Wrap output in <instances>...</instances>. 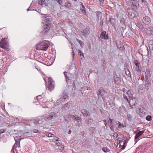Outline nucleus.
I'll list each match as a JSON object with an SVG mask.
<instances>
[{
  "instance_id": "62",
  "label": "nucleus",
  "mask_w": 153,
  "mask_h": 153,
  "mask_svg": "<svg viewBox=\"0 0 153 153\" xmlns=\"http://www.w3.org/2000/svg\"><path fill=\"white\" fill-rule=\"evenodd\" d=\"M71 130H69L68 131V134H70L71 133Z\"/></svg>"
},
{
  "instance_id": "7",
  "label": "nucleus",
  "mask_w": 153,
  "mask_h": 153,
  "mask_svg": "<svg viewBox=\"0 0 153 153\" xmlns=\"http://www.w3.org/2000/svg\"><path fill=\"white\" fill-rule=\"evenodd\" d=\"M57 117L56 114L54 112H51L45 118L47 120H50L56 118Z\"/></svg>"
},
{
  "instance_id": "61",
  "label": "nucleus",
  "mask_w": 153,
  "mask_h": 153,
  "mask_svg": "<svg viewBox=\"0 0 153 153\" xmlns=\"http://www.w3.org/2000/svg\"><path fill=\"white\" fill-rule=\"evenodd\" d=\"M72 53H73V55H73V58H74V52L73 51L72 52Z\"/></svg>"
},
{
  "instance_id": "42",
  "label": "nucleus",
  "mask_w": 153,
  "mask_h": 153,
  "mask_svg": "<svg viewBox=\"0 0 153 153\" xmlns=\"http://www.w3.org/2000/svg\"><path fill=\"white\" fill-rule=\"evenodd\" d=\"M59 149L60 150H62L64 149V146L63 145H61L59 146Z\"/></svg>"
},
{
  "instance_id": "53",
  "label": "nucleus",
  "mask_w": 153,
  "mask_h": 153,
  "mask_svg": "<svg viewBox=\"0 0 153 153\" xmlns=\"http://www.w3.org/2000/svg\"><path fill=\"white\" fill-rule=\"evenodd\" d=\"M122 91L123 92H125L126 91V90L124 88H123L122 89Z\"/></svg>"
},
{
  "instance_id": "48",
  "label": "nucleus",
  "mask_w": 153,
  "mask_h": 153,
  "mask_svg": "<svg viewBox=\"0 0 153 153\" xmlns=\"http://www.w3.org/2000/svg\"><path fill=\"white\" fill-rule=\"evenodd\" d=\"M54 135V134H52L51 133H49L48 134V136L49 137H53Z\"/></svg>"
},
{
  "instance_id": "35",
  "label": "nucleus",
  "mask_w": 153,
  "mask_h": 153,
  "mask_svg": "<svg viewBox=\"0 0 153 153\" xmlns=\"http://www.w3.org/2000/svg\"><path fill=\"white\" fill-rule=\"evenodd\" d=\"M117 123L118 125V128H122V127H124V126L123 125H122L120 122H118V123Z\"/></svg>"
},
{
  "instance_id": "41",
  "label": "nucleus",
  "mask_w": 153,
  "mask_h": 153,
  "mask_svg": "<svg viewBox=\"0 0 153 153\" xmlns=\"http://www.w3.org/2000/svg\"><path fill=\"white\" fill-rule=\"evenodd\" d=\"M133 0H125V1L127 4H131Z\"/></svg>"
},
{
  "instance_id": "39",
  "label": "nucleus",
  "mask_w": 153,
  "mask_h": 153,
  "mask_svg": "<svg viewBox=\"0 0 153 153\" xmlns=\"http://www.w3.org/2000/svg\"><path fill=\"white\" fill-rule=\"evenodd\" d=\"M65 6L67 8H70L71 7V4L69 3H67L65 4Z\"/></svg>"
},
{
  "instance_id": "4",
  "label": "nucleus",
  "mask_w": 153,
  "mask_h": 153,
  "mask_svg": "<svg viewBox=\"0 0 153 153\" xmlns=\"http://www.w3.org/2000/svg\"><path fill=\"white\" fill-rule=\"evenodd\" d=\"M0 47L5 49L6 51H8L9 43L7 39L3 38L0 42Z\"/></svg>"
},
{
  "instance_id": "16",
  "label": "nucleus",
  "mask_w": 153,
  "mask_h": 153,
  "mask_svg": "<svg viewBox=\"0 0 153 153\" xmlns=\"http://www.w3.org/2000/svg\"><path fill=\"white\" fill-rule=\"evenodd\" d=\"M143 22L146 25H148L151 22L150 18L147 16L143 17Z\"/></svg>"
},
{
  "instance_id": "14",
  "label": "nucleus",
  "mask_w": 153,
  "mask_h": 153,
  "mask_svg": "<svg viewBox=\"0 0 153 153\" xmlns=\"http://www.w3.org/2000/svg\"><path fill=\"white\" fill-rule=\"evenodd\" d=\"M145 129H143V130L141 131L137 130L136 131V134L134 137V139L135 140L137 139L145 132Z\"/></svg>"
},
{
  "instance_id": "9",
  "label": "nucleus",
  "mask_w": 153,
  "mask_h": 153,
  "mask_svg": "<svg viewBox=\"0 0 153 153\" xmlns=\"http://www.w3.org/2000/svg\"><path fill=\"white\" fill-rule=\"evenodd\" d=\"M68 117L70 120H76L78 122H79L81 120V119L78 116L76 117L75 116L71 114H68Z\"/></svg>"
},
{
  "instance_id": "17",
  "label": "nucleus",
  "mask_w": 153,
  "mask_h": 153,
  "mask_svg": "<svg viewBox=\"0 0 153 153\" xmlns=\"http://www.w3.org/2000/svg\"><path fill=\"white\" fill-rule=\"evenodd\" d=\"M126 140H119V143L120 144V146L122 147L121 148L122 150L124 149L126 147Z\"/></svg>"
},
{
  "instance_id": "44",
  "label": "nucleus",
  "mask_w": 153,
  "mask_h": 153,
  "mask_svg": "<svg viewBox=\"0 0 153 153\" xmlns=\"http://www.w3.org/2000/svg\"><path fill=\"white\" fill-rule=\"evenodd\" d=\"M57 2L60 5L62 6V2L61 0H56Z\"/></svg>"
},
{
  "instance_id": "24",
  "label": "nucleus",
  "mask_w": 153,
  "mask_h": 153,
  "mask_svg": "<svg viewBox=\"0 0 153 153\" xmlns=\"http://www.w3.org/2000/svg\"><path fill=\"white\" fill-rule=\"evenodd\" d=\"M39 4L42 7L45 6V0H40L38 2Z\"/></svg>"
},
{
  "instance_id": "22",
  "label": "nucleus",
  "mask_w": 153,
  "mask_h": 153,
  "mask_svg": "<svg viewBox=\"0 0 153 153\" xmlns=\"http://www.w3.org/2000/svg\"><path fill=\"white\" fill-rule=\"evenodd\" d=\"M82 35L84 36L87 35L89 33V30L87 28H85L82 32Z\"/></svg>"
},
{
  "instance_id": "33",
  "label": "nucleus",
  "mask_w": 153,
  "mask_h": 153,
  "mask_svg": "<svg viewBox=\"0 0 153 153\" xmlns=\"http://www.w3.org/2000/svg\"><path fill=\"white\" fill-rule=\"evenodd\" d=\"M102 150L105 152H109L110 150L107 147H104L102 148Z\"/></svg>"
},
{
  "instance_id": "56",
  "label": "nucleus",
  "mask_w": 153,
  "mask_h": 153,
  "mask_svg": "<svg viewBox=\"0 0 153 153\" xmlns=\"http://www.w3.org/2000/svg\"><path fill=\"white\" fill-rule=\"evenodd\" d=\"M114 128V126H111V127H110V128L111 130H113V128Z\"/></svg>"
},
{
  "instance_id": "54",
  "label": "nucleus",
  "mask_w": 153,
  "mask_h": 153,
  "mask_svg": "<svg viewBox=\"0 0 153 153\" xmlns=\"http://www.w3.org/2000/svg\"><path fill=\"white\" fill-rule=\"evenodd\" d=\"M81 7H82L81 8H83L85 9V7L84 5H83V4L82 3H81Z\"/></svg>"
},
{
  "instance_id": "25",
  "label": "nucleus",
  "mask_w": 153,
  "mask_h": 153,
  "mask_svg": "<svg viewBox=\"0 0 153 153\" xmlns=\"http://www.w3.org/2000/svg\"><path fill=\"white\" fill-rule=\"evenodd\" d=\"M20 140L18 139V141H16L15 144L13 146V148L14 147L17 148L20 147Z\"/></svg>"
},
{
  "instance_id": "36",
  "label": "nucleus",
  "mask_w": 153,
  "mask_h": 153,
  "mask_svg": "<svg viewBox=\"0 0 153 153\" xmlns=\"http://www.w3.org/2000/svg\"><path fill=\"white\" fill-rule=\"evenodd\" d=\"M67 73L66 72H64V74L65 76V78L66 79V82H67L68 81V80H69V79H68V76H67Z\"/></svg>"
},
{
  "instance_id": "21",
  "label": "nucleus",
  "mask_w": 153,
  "mask_h": 153,
  "mask_svg": "<svg viewBox=\"0 0 153 153\" xmlns=\"http://www.w3.org/2000/svg\"><path fill=\"white\" fill-rule=\"evenodd\" d=\"M151 83V81L150 79L146 80H145V87H146L147 89L149 87Z\"/></svg>"
},
{
  "instance_id": "8",
  "label": "nucleus",
  "mask_w": 153,
  "mask_h": 153,
  "mask_svg": "<svg viewBox=\"0 0 153 153\" xmlns=\"http://www.w3.org/2000/svg\"><path fill=\"white\" fill-rule=\"evenodd\" d=\"M90 89V88L88 87L82 88L81 90L83 95L85 96H87L89 93L88 90Z\"/></svg>"
},
{
  "instance_id": "47",
  "label": "nucleus",
  "mask_w": 153,
  "mask_h": 153,
  "mask_svg": "<svg viewBox=\"0 0 153 153\" xmlns=\"http://www.w3.org/2000/svg\"><path fill=\"white\" fill-rule=\"evenodd\" d=\"M85 9L83 8H81V11H82V13H85L86 11H85Z\"/></svg>"
},
{
  "instance_id": "34",
  "label": "nucleus",
  "mask_w": 153,
  "mask_h": 153,
  "mask_svg": "<svg viewBox=\"0 0 153 153\" xmlns=\"http://www.w3.org/2000/svg\"><path fill=\"white\" fill-rule=\"evenodd\" d=\"M138 2L141 3L142 4L147 5V3L146 1L145 0H138Z\"/></svg>"
},
{
  "instance_id": "38",
  "label": "nucleus",
  "mask_w": 153,
  "mask_h": 153,
  "mask_svg": "<svg viewBox=\"0 0 153 153\" xmlns=\"http://www.w3.org/2000/svg\"><path fill=\"white\" fill-rule=\"evenodd\" d=\"M134 63H135V65L136 67L139 66V62L137 60H134Z\"/></svg>"
},
{
  "instance_id": "49",
  "label": "nucleus",
  "mask_w": 153,
  "mask_h": 153,
  "mask_svg": "<svg viewBox=\"0 0 153 153\" xmlns=\"http://www.w3.org/2000/svg\"><path fill=\"white\" fill-rule=\"evenodd\" d=\"M33 132L34 133H38V130L36 129H34L33 130Z\"/></svg>"
},
{
  "instance_id": "63",
  "label": "nucleus",
  "mask_w": 153,
  "mask_h": 153,
  "mask_svg": "<svg viewBox=\"0 0 153 153\" xmlns=\"http://www.w3.org/2000/svg\"><path fill=\"white\" fill-rule=\"evenodd\" d=\"M14 139H15V140L16 141H16H18V140H17L16 138H14Z\"/></svg>"
},
{
  "instance_id": "20",
  "label": "nucleus",
  "mask_w": 153,
  "mask_h": 153,
  "mask_svg": "<svg viewBox=\"0 0 153 153\" xmlns=\"http://www.w3.org/2000/svg\"><path fill=\"white\" fill-rule=\"evenodd\" d=\"M81 113L84 116H89V113L86 110L82 109L81 110Z\"/></svg>"
},
{
  "instance_id": "57",
  "label": "nucleus",
  "mask_w": 153,
  "mask_h": 153,
  "mask_svg": "<svg viewBox=\"0 0 153 153\" xmlns=\"http://www.w3.org/2000/svg\"><path fill=\"white\" fill-rule=\"evenodd\" d=\"M56 143L58 146H60V143H57L56 142Z\"/></svg>"
},
{
  "instance_id": "30",
  "label": "nucleus",
  "mask_w": 153,
  "mask_h": 153,
  "mask_svg": "<svg viewBox=\"0 0 153 153\" xmlns=\"http://www.w3.org/2000/svg\"><path fill=\"white\" fill-rule=\"evenodd\" d=\"M127 94L129 97L132 96L133 94V91L131 90H128L126 92Z\"/></svg>"
},
{
  "instance_id": "46",
  "label": "nucleus",
  "mask_w": 153,
  "mask_h": 153,
  "mask_svg": "<svg viewBox=\"0 0 153 153\" xmlns=\"http://www.w3.org/2000/svg\"><path fill=\"white\" fill-rule=\"evenodd\" d=\"M123 98L125 100H126L127 101H128V99L126 95L125 94L123 95Z\"/></svg>"
},
{
  "instance_id": "5",
  "label": "nucleus",
  "mask_w": 153,
  "mask_h": 153,
  "mask_svg": "<svg viewBox=\"0 0 153 153\" xmlns=\"http://www.w3.org/2000/svg\"><path fill=\"white\" fill-rule=\"evenodd\" d=\"M68 96L66 94H62L60 97L57 100L55 105H59L62 103L65 102L66 100V98Z\"/></svg>"
},
{
  "instance_id": "52",
  "label": "nucleus",
  "mask_w": 153,
  "mask_h": 153,
  "mask_svg": "<svg viewBox=\"0 0 153 153\" xmlns=\"http://www.w3.org/2000/svg\"><path fill=\"white\" fill-rule=\"evenodd\" d=\"M123 45L122 44H120L118 46V48H121V47H123Z\"/></svg>"
},
{
  "instance_id": "27",
  "label": "nucleus",
  "mask_w": 153,
  "mask_h": 153,
  "mask_svg": "<svg viewBox=\"0 0 153 153\" xmlns=\"http://www.w3.org/2000/svg\"><path fill=\"white\" fill-rule=\"evenodd\" d=\"M96 14L97 17L99 19V18L101 19L102 18V13L101 12L97 11L96 12Z\"/></svg>"
},
{
  "instance_id": "51",
  "label": "nucleus",
  "mask_w": 153,
  "mask_h": 153,
  "mask_svg": "<svg viewBox=\"0 0 153 153\" xmlns=\"http://www.w3.org/2000/svg\"><path fill=\"white\" fill-rule=\"evenodd\" d=\"M109 120V123H110V124H111L112 122V120L110 118H109L108 120Z\"/></svg>"
},
{
  "instance_id": "15",
  "label": "nucleus",
  "mask_w": 153,
  "mask_h": 153,
  "mask_svg": "<svg viewBox=\"0 0 153 153\" xmlns=\"http://www.w3.org/2000/svg\"><path fill=\"white\" fill-rule=\"evenodd\" d=\"M100 36L102 39L104 40H108L109 39L108 36L105 31H103L101 33Z\"/></svg>"
},
{
  "instance_id": "18",
  "label": "nucleus",
  "mask_w": 153,
  "mask_h": 153,
  "mask_svg": "<svg viewBox=\"0 0 153 153\" xmlns=\"http://www.w3.org/2000/svg\"><path fill=\"white\" fill-rule=\"evenodd\" d=\"M150 76L151 74L150 71L148 70H146L145 73V79L146 80L150 79Z\"/></svg>"
},
{
  "instance_id": "58",
  "label": "nucleus",
  "mask_w": 153,
  "mask_h": 153,
  "mask_svg": "<svg viewBox=\"0 0 153 153\" xmlns=\"http://www.w3.org/2000/svg\"><path fill=\"white\" fill-rule=\"evenodd\" d=\"M114 19L112 18H110L109 19V21L110 22H111L113 20H114Z\"/></svg>"
},
{
  "instance_id": "26",
  "label": "nucleus",
  "mask_w": 153,
  "mask_h": 153,
  "mask_svg": "<svg viewBox=\"0 0 153 153\" xmlns=\"http://www.w3.org/2000/svg\"><path fill=\"white\" fill-rule=\"evenodd\" d=\"M149 49L152 50L153 51V40H151L149 41Z\"/></svg>"
},
{
  "instance_id": "6",
  "label": "nucleus",
  "mask_w": 153,
  "mask_h": 153,
  "mask_svg": "<svg viewBox=\"0 0 153 153\" xmlns=\"http://www.w3.org/2000/svg\"><path fill=\"white\" fill-rule=\"evenodd\" d=\"M54 82L53 80L51 77H49L48 80V88L49 91H51L54 89Z\"/></svg>"
},
{
  "instance_id": "12",
  "label": "nucleus",
  "mask_w": 153,
  "mask_h": 153,
  "mask_svg": "<svg viewBox=\"0 0 153 153\" xmlns=\"http://www.w3.org/2000/svg\"><path fill=\"white\" fill-rule=\"evenodd\" d=\"M129 100L128 101L130 106L131 108H133V106L135 105L136 103V100L134 97L129 98Z\"/></svg>"
},
{
  "instance_id": "60",
  "label": "nucleus",
  "mask_w": 153,
  "mask_h": 153,
  "mask_svg": "<svg viewBox=\"0 0 153 153\" xmlns=\"http://www.w3.org/2000/svg\"><path fill=\"white\" fill-rule=\"evenodd\" d=\"M99 1L102 3H103V2L104 1V0H99Z\"/></svg>"
},
{
  "instance_id": "59",
  "label": "nucleus",
  "mask_w": 153,
  "mask_h": 153,
  "mask_svg": "<svg viewBox=\"0 0 153 153\" xmlns=\"http://www.w3.org/2000/svg\"><path fill=\"white\" fill-rule=\"evenodd\" d=\"M33 10L36 11L39 13H40V12H41V10H39L38 11H37L36 10Z\"/></svg>"
},
{
  "instance_id": "2",
  "label": "nucleus",
  "mask_w": 153,
  "mask_h": 153,
  "mask_svg": "<svg viewBox=\"0 0 153 153\" xmlns=\"http://www.w3.org/2000/svg\"><path fill=\"white\" fill-rule=\"evenodd\" d=\"M49 41L46 40L37 45L36 46V50L46 51L49 46Z\"/></svg>"
},
{
  "instance_id": "45",
  "label": "nucleus",
  "mask_w": 153,
  "mask_h": 153,
  "mask_svg": "<svg viewBox=\"0 0 153 153\" xmlns=\"http://www.w3.org/2000/svg\"><path fill=\"white\" fill-rule=\"evenodd\" d=\"M77 41L79 43L81 46L83 44V42H82V41L78 39H77Z\"/></svg>"
},
{
  "instance_id": "43",
  "label": "nucleus",
  "mask_w": 153,
  "mask_h": 153,
  "mask_svg": "<svg viewBox=\"0 0 153 153\" xmlns=\"http://www.w3.org/2000/svg\"><path fill=\"white\" fill-rule=\"evenodd\" d=\"M104 124L105 126L106 127H108V123H109V120H104Z\"/></svg>"
},
{
  "instance_id": "1",
  "label": "nucleus",
  "mask_w": 153,
  "mask_h": 153,
  "mask_svg": "<svg viewBox=\"0 0 153 153\" xmlns=\"http://www.w3.org/2000/svg\"><path fill=\"white\" fill-rule=\"evenodd\" d=\"M43 23H45L44 25L43 28V30L42 31L43 33H46L49 31L51 26V19L47 17H45L44 18Z\"/></svg>"
},
{
  "instance_id": "50",
  "label": "nucleus",
  "mask_w": 153,
  "mask_h": 153,
  "mask_svg": "<svg viewBox=\"0 0 153 153\" xmlns=\"http://www.w3.org/2000/svg\"><path fill=\"white\" fill-rule=\"evenodd\" d=\"M4 132V130L3 129H1L0 130V134H2Z\"/></svg>"
},
{
  "instance_id": "23",
  "label": "nucleus",
  "mask_w": 153,
  "mask_h": 153,
  "mask_svg": "<svg viewBox=\"0 0 153 153\" xmlns=\"http://www.w3.org/2000/svg\"><path fill=\"white\" fill-rule=\"evenodd\" d=\"M148 34L149 35H153V27L149 28L147 32Z\"/></svg>"
},
{
  "instance_id": "37",
  "label": "nucleus",
  "mask_w": 153,
  "mask_h": 153,
  "mask_svg": "<svg viewBox=\"0 0 153 153\" xmlns=\"http://www.w3.org/2000/svg\"><path fill=\"white\" fill-rule=\"evenodd\" d=\"M146 120L148 121H150L152 120V117L150 115L147 116L146 117Z\"/></svg>"
},
{
  "instance_id": "19",
  "label": "nucleus",
  "mask_w": 153,
  "mask_h": 153,
  "mask_svg": "<svg viewBox=\"0 0 153 153\" xmlns=\"http://www.w3.org/2000/svg\"><path fill=\"white\" fill-rule=\"evenodd\" d=\"M40 96L41 95H39L37 96L36 97V100H37L38 102H39V103L42 105V106L43 108H46L48 107L46 106H44L43 105V102H42V100H43V99L42 98H40L39 100V97H40Z\"/></svg>"
},
{
  "instance_id": "29",
  "label": "nucleus",
  "mask_w": 153,
  "mask_h": 153,
  "mask_svg": "<svg viewBox=\"0 0 153 153\" xmlns=\"http://www.w3.org/2000/svg\"><path fill=\"white\" fill-rule=\"evenodd\" d=\"M137 25L140 29H143V28L144 27L140 22H138Z\"/></svg>"
},
{
  "instance_id": "32",
  "label": "nucleus",
  "mask_w": 153,
  "mask_h": 153,
  "mask_svg": "<svg viewBox=\"0 0 153 153\" xmlns=\"http://www.w3.org/2000/svg\"><path fill=\"white\" fill-rule=\"evenodd\" d=\"M78 53L79 55L81 56V59H82L84 57V54L80 50H79L78 51Z\"/></svg>"
},
{
  "instance_id": "40",
  "label": "nucleus",
  "mask_w": 153,
  "mask_h": 153,
  "mask_svg": "<svg viewBox=\"0 0 153 153\" xmlns=\"http://www.w3.org/2000/svg\"><path fill=\"white\" fill-rule=\"evenodd\" d=\"M135 70L138 73H140L141 72V70L140 69V67H136L135 68Z\"/></svg>"
},
{
  "instance_id": "11",
  "label": "nucleus",
  "mask_w": 153,
  "mask_h": 153,
  "mask_svg": "<svg viewBox=\"0 0 153 153\" xmlns=\"http://www.w3.org/2000/svg\"><path fill=\"white\" fill-rule=\"evenodd\" d=\"M128 15L129 17L131 19H133L135 17H137L138 15V13L134 10L132 11L131 12L128 13Z\"/></svg>"
},
{
  "instance_id": "3",
  "label": "nucleus",
  "mask_w": 153,
  "mask_h": 153,
  "mask_svg": "<svg viewBox=\"0 0 153 153\" xmlns=\"http://www.w3.org/2000/svg\"><path fill=\"white\" fill-rule=\"evenodd\" d=\"M106 92L104 90L102 87H100V88L99 92L97 94V95L99 100L101 101H104L105 99Z\"/></svg>"
},
{
  "instance_id": "31",
  "label": "nucleus",
  "mask_w": 153,
  "mask_h": 153,
  "mask_svg": "<svg viewBox=\"0 0 153 153\" xmlns=\"http://www.w3.org/2000/svg\"><path fill=\"white\" fill-rule=\"evenodd\" d=\"M125 73L126 75L128 77H130L131 76L130 72L128 69L126 70Z\"/></svg>"
},
{
  "instance_id": "10",
  "label": "nucleus",
  "mask_w": 153,
  "mask_h": 153,
  "mask_svg": "<svg viewBox=\"0 0 153 153\" xmlns=\"http://www.w3.org/2000/svg\"><path fill=\"white\" fill-rule=\"evenodd\" d=\"M125 22V20L124 18H122L120 19L119 26L120 27V29L123 30H124L126 29Z\"/></svg>"
},
{
  "instance_id": "28",
  "label": "nucleus",
  "mask_w": 153,
  "mask_h": 153,
  "mask_svg": "<svg viewBox=\"0 0 153 153\" xmlns=\"http://www.w3.org/2000/svg\"><path fill=\"white\" fill-rule=\"evenodd\" d=\"M69 107V104L68 103H67L64 105V106L62 107V108L63 109L66 110L68 109Z\"/></svg>"
},
{
  "instance_id": "55",
  "label": "nucleus",
  "mask_w": 153,
  "mask_h": 153,
  "mask_svg": "<svg viewBox=\"0 0 153 153\" xmlns=\"http://www.w3.org/2000/svg\"><path fill=\"white\" fill-rule=\"evenodd\" d=\"M54 139L55 140L56 142L57 141H58V138L57 137H56Z\"/></svg>"
},
{
  "instance_id": "64",
  "label": "nucleus",
  "mask_w": 153,
  "mask_h": 153,
  "mask_svg": "<svg viewBox=\"0 0 153 153\" xmlns=\"http://www.w3.org/2000/svg\"><path fill=\"white\" fill-rule=\"evenodd\" d=\"M12 153H15L14 151V150H12Z\"/></svg>"
},
{
  "instance_id": "13",
  "label": "nucleus",
  "mask_w": 153,
  "mask_h": 153,
  "mask_svg": "<svg viewBox=\"0 0 153 153\" xmlns=\"http://www.w3.org/2000/svg\"><path fill=\"white\" fill-rule=\"evenodd\" d=\"M130 5H131L132 8L134 9V10H136L138 8L139 4L137 1L133 0L131 4H130Z\"/></svg>"
}]
</instances>
